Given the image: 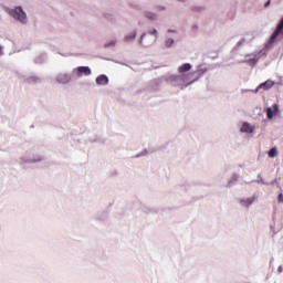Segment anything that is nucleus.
<instances>
[{
  "instance_id": "1",
  "label": "nucleus",
  "mask_w": 283,
  "mask_h": 283,
  "mask_svg": "<svg viewBox=\"0 0 283 283\" xmlns=\"http://www.w3.org/2000/svg\"><path fill=\"white\" fill-rule=\"evenodd\" d=\"M191 63H184L178 67V74L171 75L167 78L168 83L171 84V87H176L177 90H187L189 85H193L197 81L200 80L207 72V67L199 65L195 72H191Z\"/></svg>"
},
{
  "instance_id": "2",
  "label": "nucleus",
  "mask_w": 283,
  "mask_h": 283,
  "mask_svg": "<svg viewBox=\"0 0 283 283\" xmlns=\"http://www.w3.org/2000/svg\"><path fill=\"white\" fill-rule=\"evenodd\" d=\"M6 12L9 14V17H11V19H14V21L21 23V25H28V13H25L23 7L17 6L14 8H7Z\"/></svg>"
},
{
  "instance_id": "3",
  "label": "nucleus",
  "mask_w": 283,
  "mask_h": 283,
  "mask_svg": "<svg viewBox=\"0 0 283 283\" xmlns=\"http://www.w3.org/2000/svg\"><path fill=\"white\" fill-rule=\"evenodd\" d=\"M169 76H178V74H168V75H164L161 77H157L151 80L150 82H148L147 86H146V91H148L150 94H156V92H160V87H163V83H167V85L171 84L168 83L167 78H169Z\"/></svg>"
},
{
  "instance_id": "4",
  "label": "nucleus",
  "mask_w": 283,
  "mask_h": 283,
  "mask_svg": "<svg viewBox=\"0 0 283 283\" xmlns=\"http://www.w3.org/2000/svg\"><path fill=\"white\" fill-rule=\"evenodd\" d=\"M20 160L23 164L33 165L36 163H43V160H45V157H43L41 155H34V154L27 153L21 157Z\"/></svg>"
},
{
  "instance_id": "5",
  "label": "nucleus",
  "mask_w": 283,
  "mask_h": 283,
  "mask_svg": "<svg viewBox=\"0 0 283 283\" xmlns=\"http://www.w3.org/2000/svg\"><path fill=\"white\" fill-rule=\"evenodd\" d=\"M273 85H275V82L272 80H266L265 82L259 84V86L254 90H242V93L244 92H254V94H258V92H260L261 90H264L265 92H268V90H271V87H273Z\"/></svg>"
},
{
  "instance_id": "6",
  "label": "nucleus",
  "mask_w": 283,
  "mask_h": 283,
  "mask_svg": "<svg viewBox=\"0 0 283 283\" xmlns=\"http://www.w3.org/2000/svg\"><path fill=\"white\" fill-rule=\"evenodd\" d=\"M73 74H76L77 78H81V76H92V69L90 66H77L73 69Z\"/></svg>"
},
{
  "instance_id": "7",
  "label": "nucleus",
  "mask_w": 283,
  "mask_h": 283,
  "mask_svg": "<svg viewBox=\"0 0 283 283\" xmlns=\"http://www.w3.org/2000/svg\"><path fill=\"white\" fill-rule=\"evenodd\" d=\"M266 54V49H262L259 51L258 54L253 55L252 57L245 59L242 61V63H249L251 67H254V65L260 61V56H264Z\"/></svg>"
},
{
  "instance_id": "8",
  "label": "nucleus",
  "mask_w": 283,
  "mask_h": 283,
  "mask_svg": "<svg viewBox=\"0 0 283 283\" xmlns=\"http://www.w3.org/2000/svg\"><path fill=\"white\" fill-rule=\"evenodd\" d=\"M17 74H18V78H22L24 83H29L30 85L41 83V77H39L36 75L25 77V76H22L21 74H19L18 72H17Z\"/></svg>"
},
{
  "instance_id": "9",
  "label": "nucleus",
  "mask_w": 283,
  "mask_h": 283,
  "mask_svg": "<svg viewBox=\"0 0 283 283\" xmlns=\"http://www.w3.org/2000/svg\"><path fill=\"white\" fill-rule=\"evenodd\" d=\"M241 134H253L255 132V126L251 125L249 122H244L240 127Z\"/></svg>"
},
{
  "instance_id": "10",
  "label": "nucleus",
  "mask_w": 283,
  "mask_h": 283,
  "mask_svg": "<svg viewBox=\"0 0 283 283\" xmlns=\"http://www.w3.org/2000/svg\"><path fill=\"white\" fill-rule=\"evenodd\" d=\"M57 83H61L62 85H67L70 81H72V76L67 73H60L56 76Z\"/></svg>"
},
{
  "instance_id": "11",
  "label": "nucleus",
  "mask_w": 283,
  "mask_h": 283,
  "mask_svg": "<svg viewBox=\"0 0 283 283\" xmlns=\"http://www.w3.org/2000/svg\"><path fill=\"white\" fill-rule=\"evenodd\" d=\"M102 17H103V19H105V21H107L112 25L116 24L118 21V18L116 17V14H114L112 12H104L102 14Z\"/></svg>"
},
{
  "instance_id": "12",
  "label": "nucleus",
  "mask_w": 283,
  "mask_h": 283,
  "mask_svg": "<svg viewBox=\"0 0 283 283\" xmlns=\"http://www.w3.org/2000/svg\"><path fill=\"white\" fill-rule=\"evenodd\" d=\"M254 202H255V196L239 200V203L241 205V207H245V209H249V207H251V205H253Z\"/></svg>"
},
{
  "instance_id": "13",
  "label": "nucleus",
  "mask_w": 283,
  "mask_h": 283,
  "mask_svg": "<svg viewBox=\"0 0 283 283\" xmlns=\"http://www.w3.org/2000/svg\"><path fill=\"white\" fill-rule=\"evenodd\" d=\"M96 85H109V77L105 74H101L95 78Z\"/></svg>"
},
{
  "instance_id": "14",
  "label": "nucleus",
  "mask_w": 283,
  "mask_h": 283,
  "mask_svg": "<svg viewBox=\"0 0 283 283\" xmlns=\"http://www.w3.org/2000/svg\"><path fill=\"white\" fill-rule=\"evenodd\" d=\"M144 17L145 19H147L148 21H158L159 15L158 13L154 12V11H145L144 12Z\"/></svg>"
},
{
  "instance_id": "15",
  "label": "nucleus",
  "mask_w": 283,
  "mask_h": 283,
  "mask_svg": "<svg viewBox=\"0 0 283 283\" xmlns=\"http://www.w3.org/2000/svg\"><path fill=\"white\" fill-rule=\"evenodd\" d=\"M238 180H240V175L237 172L232 174V177L228 181L227 187H233V185H238Z\"/></svg>"
},
{
  "instance_id": "16",
  "label": "nucleus",
  "mask_w": 283,
  "mask_h": 283,
  "mask_svg": "<svg viewBox=\"0 0 283 283\" xmlns=\"http://www.w3.org/2000/svg\"><path fill=\"white\" fill-rule=\"evenodd\" d=\"M190 10H191L195 14H202V12H207V7L192 6V7L190 8Z\"/></svg>"
},
{
  "instance_id": "17",
  "label": "nucleus",
  "mask_w": 283,
  "mask_h": 283,
  "mask_svg": "<svg viewBox=\"0 0 283 283\" xmlns=\"http://www.w3.org/2000/svg\"><path fill=\"white\" fill-rule=\"evenodd\" d=\"M46 60H48V54L42 53V54L38 55V56L34 59V63H35L36 65H41L42 63H45Z\"/></svg>"
},
{
  "instance_id": "18",
  "label": "nucleus",
  "mask_w": 283,
  "mask_h": 283,
  "mask_svg": "<svg viewBox=\"0 0 283 283\" xmlns=\"http://www.w3.org/2000/svg\"><path fill=\"white\" fill-rule=\"evenodd\" d=\"M137 35H138V32L136 30L130 34H127L126 36H124L125 43H132V41H134V39H136Z\"/></svg>"
},
{
  "instance_id": "19",
  "label": "nucleus",
  "mask_w": 283,
  "mask_h": 283,
  "mask_svg": "<svg viewBox=\"0 0 283 283\" xmlns=\"http://www.w3.org/2000/svg\"><path fill=\"white\" fill-rule=\"evenodd\" d=\"M265 114H266L268 120H273V116H275L276 113H274L273 107L268 106L265 108Z\"/></svg>"
},
{
  "instance_id": "20",
  "label": "nucleus",
  "mask_w": 283,
  "mask_h": 283,
  "mask_svg": "<svg viewBox=\"0 0 283 283\" xmlns=\"http://www.w3.org/2000/svg\"><path fill=\"white\" fill-rule=\"evenodd\" d=\"M247 39H241L234 46V51L238 52V50H242L247 45Z\"/></svg>"
},
{
  "instance_id": "21",
  "label": "nucleus",
  "mask_w": 283,
  "mask_h": 283,
  "mask_svg": "<svg viewBox=\"0 0 283 283\" xmlns=\"http://www.w3.org/2000/svg\"><path fill=\"white\" fill-rule=\"evenodd\" d=\"M269 158H276L277 157V147H272L268 151Z\"/></svg>"
},
{
  "instance_id": "22",
  "label": "nucleus",
  "mask_w": 283,
  "mask_h": 283,
  "mask_svg": "<svg viewBox=\"0 0 283 283\" xmlns=\"http://www.w3.org/2000/svg\"><path fill=\"white\" fill-rule=\"evenodd\" d=\"M174 43H176V40H174V38H168L166 39L165 41V48H172L174 46Z\"/></svg>"
},
{
  "instance_id": "23",
  "label": "nucleus",
  "mask_w": 283,
  "mask_h": 283,
  "mask_svg": "<svg viewBox=\"0 0 283 283\" xmlns=\"http://www.w3.org/2000/svg\"><path fill=\"white\" fill-rule=\"evenodd\" d=\"M129 8H132L133 10H138L139 12H143V6L130 2L129 3Z\"/></svg>"
},
{
  "instance_id": "24",
  "label": "nucleus",
  "mask_w": 283,
  "mask_h": 283,
  "mask_svg": "<svg viewBox=\"0 0 283 283\" xmlns=\"http://www.w3.org/2000/svg\"><path fill=\"white\" fill-rule=\"evenodd\" d=\"M116 43H118L117 40H111L104 44V48H116Z\"/></svg>"
},
{
  "instance_id": "25",
  "label": "nucleus",
  "mask_w": 283,
  "mask_h": 283,
  "mask_svg": "<svg viewBox=\"0 0 283 283\" xmlns=\"http://www.w3.org/2000/svg\"><path fill=\"white\" fill-rule=\"evenodd\" d=\"M155 10H157V12H165L167 10V7L161 4H156Z\"/></svg>"
},
{
  "instance_id": "26",
  "label": "nucleus",
  "mask_w": 283,
  "mask_h": 283,
  "mask_svg": "<svg viewBox=\"0 0 283 283\" xmlns=\"http://www.w3.org/2000/svg\"><path fill=\"white\" fill-rule=\"evenodd\" d=\"M259 185H268L269 182H265L264 179L262 178V175H258V180H255Z\"/></svg>"
},
{
  "instance_id": "27",
  "label": "nucleus",
  "mask_w": 283,
  "mask_h": 283,
  "mask_svg": "<svg viewBox=\"0 0 283 283\" xmlns=\"http://www.w3.org/2000/svg\"><path fill=\"white\" fill-rule=\"evenodd\" d=\"M148 34H151L153 36H156V39H158V30L157 29H153V30L148 31Z\"/></svg>"
},
{
  "instance_id": "28",
  "label": "nucleus",
  "mask_w": 283,
  "mask_h": 283,
  "mask_svg": "<svg viewBox=\"0 0 283 283\" xmlns=\"http://www.w3.org/2000/svg\"><path fill=\"white\" fill-rule=\"evenodd\" d=\"M272 112H274V114L280 113V105L279 104H273Z\"/></svg>"
},
{
  "instance_id": "29",
  "label": "nucleus",
  "mask_w": 283,
  "mask_h": 283,
  "mask_svg": "<svg viewBox=\"0 0 283 283\" xmlns=\"http://www.w3.org/2000/svg\"><path fill=\"white\" fill-rule=\"evenodd\" d=\"M145 36H147V33H146V32H144V33L140 35L139 41H138L139 45H143V41H145Z\"/></svg>"
},
{
  "instance_id": "30",
  "label": "nucleus",
  "mask_w": 283,
  "mask_h": 283,
  "mask_svg": "<svg viewBox=\"0 0 283 283\" xmlns=\"http://www.w3.org/2000/svg\"><path fill=\"white\" fill-rule=\"evenodd\" d=\"M88 140L91 143H98L101 139L98 137H94V138L90 137Z\"/></svg>"
},
{
  "instance_id": "31",
  "label": "nucleus",
  "mask_w": 283,
  "mask_h": 283,
  "mask_svg": "<svg viewBox=\"0 0 283 283\" xmlns=\"http://www.w3.org/2000/svg\"><path fill=\"white\" fill-rule=\"evenodd\" d=\"M277 200H279V202H282L283 203V193L281 192V193H279V196H277Z\"/></svg>"
},
{
  "instance_id": "32",
  "label": "nucleus",
  "mask_w": 283,
  "mask_h": 283,
  "mask_svg": "<svg viewBox=\"0 0 283 283\" xmlns=\"http://www.w3.org/2000/svg\"><path fill=\"white\" fill-rule=\"evenodd\" d=\"M191 30H192V32H198V24H193V25L191 27Z\"/></svg>"
},
{
  "instance_id": "33",
  "label": "nucleus",
  "mask_w": 283,
  "mask_h": 283,
  "mask_svg": "<svg viewBox=\"0 0 283 283\" xmlns=\"http://www.w3.org/2000/svg\"><path fill=\"white\" fill-rule=\"evenodd\" d=\"M269 6H271V0H268V1L263 4V8H269Z\"/></svg>"
},
{
  "instance_id": "34",
  "label": "nucleus",
  "mask_w": 283,
  "mask_h": 283,
  "mask_svg": "<svg viewBox=\"0 0 283 283\" xmlns=\"http://www.w3.org/2000/svg\"><path fill=\"white\" fill-rule=\"evenodd\" d=\"M269 185H279V181H277V179H274V180H272Z\"/></svg>"
},
{
  "instance_id": "35",
  "label": "nucleus",
  "mask_w": 283,
  "mask_h": 283,
  "mask_svg": "<svg viewBox=\"0 0 283 283\" xmlns=\"http://www.w3.org/2000/svg\"><path fill=\"white\" fill-rule=\"evenodd\" d=\"M140 156H147V150H145L144 153L137 155V158H140Z\"/></svg>"
},
{
  "instance_id": "36",
  "label": "nucleus",
  "mask_w": 283,
  "mask_h": 283,
  "mask_svg": "<svg viewBox=\"0 0 283 283\" xmlns=\"http://www.w3.org/2000/svg\"><path fill=\"white\" fill-rule=\"evenodd\" d=\"M277 271H279V273H283V266L280 265V266L277 268Z\"/></svg>"
},
{
  "instance_id": "37",
  "label": "nucleus",
  "mask_w": 283,
  "mask_h": 283,
  "mask_svg": "<svg viewBox=\"0 0 283 283\" xmlns=\"http://www.w3.org/2000/svg\"><path fill=\"white\" fill-rule=\"evenodd\" d=\"M0 56H3V46L0 45Z\"/></svg>"
},
{
  "instance_id": "38",
  "label": "nucleus",
  "mask_w": 283,
  "mask_h": 283,
  "mask_svg": "<svg viewBox=\"0 0 283 283\" xmlns=\"http://www.w3.org/2000/svg\"><path fill=\"white\" fill-rule=\"evenodd\" d=\"M148 213H156V210H154V209H148Z\"/></svg>"
},
{
  "instance_id": "39",
  "label": "nucleus",
  "mask_w": 283,
  "mask_h": 283,
  "mask_svg": "<svg viewBox=\"0 0 283 283\" xmlns=\"http://www.w3.org/2000/svg\"><path fill=\"white\" fill-rule=\"evenodd\" d=\"M178 3H187V0H177Z\"/></svg>"
},
{
  "instance_id": "40",
  "label": "nucleus",
  "mask_w": 283,
  "mask_h": 283,
  "mask_svg": "<svg viewBox=\"0 0 283 283\" xmlns=\"http://www.w3.org/2000/svg\"><path fill=\"white\" fill-rule=\"evenodd\" d=\"M168 32L171 34V33H176V30L174 29H169Z\"/></svg>"
}]
</instances>
